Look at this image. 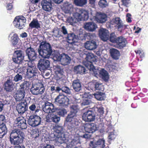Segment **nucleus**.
Segmentation results:
<instances>
[{
	"label": "nucleus",
	"mask_w": 148,
	"mask_h": 148,
	"mask_svg": "<svg viewBox=\"0 0 148 148\" xmlns=\"http://www.w3.org/2000/svg\"><path fill=\"white\" fill-rule=\"evenodd\" d=\"M79 106L77 104L70 106V111L66 118V126L69 130H75L78 128L80 123L77 118V113L79 111Z\"/></svg>",
	"instance_id": "f257e3e1"
},
{
	"label": "nucleus",
	"mask_w": 148,
	"mask_h": 148,
	"mask_svg": "<svg viewBox=\"0 0 148 148\" xmlns=\"http://www.w3.org/2000/svg\"><path fill=\"white\" fill-rule=\"evenodd\" d=\"M25 136L24 133L19 129H15L12 130L10 134V140L12 144L16 145L13 148H25L24 146L19 145L23 142Z\"/></svg>",
	"instance_id": "f03ea898"
},
{
	"label": "nucleus",
	"mask_w": 148,
	"mask_h": 148,
	"mask_svg": "<svg viewBox=\"0 0 148 148\" xmlns=\"http://www.w3.org/2000/svg\"><path fill=\"white\" fill-rule=\"evenodd\" d=\"M54 132L51 134L49 138L50 140L62 144L64 142L66 139L64 129L62 126H56L54 128Z\"/></svg>",
	"instance_id": "7ed1b4c3"
},
{
	"label": "nucleus",
	"mask_w": 148,
	"mask_h": 148,
	"mask_svg": "<svg viewBox=\"0 0 148 148\" xmlns=\"http://www.w3.org/2000/svg\"><path fill=\"white\" fill-rule=\"evenodd\" d=\"M39 55L44 58H49L53 50L51 45L46 41L42 42L38 49Z\"/></svg>",
	"instance_id": "20e7f679"
},
{
	"label": "nucleus",
	"mask_w": 148,
	"mask_h": 148,
	"mask_svg": "<svg viewBox=\"0 0 148 148\" xmlns=\"http://www.w3.org/2000/svg\"><path fill=\"white\" fill-rule=\"evenodd\" d=\"M45 88L44 85L41 83H38L33 86L31 89L30 91L33 95H41L44 93Z\"/></svg>",
	"instance_id": "39448f33"
},
{
	"label": "nucleus",
	"mask_w": 148,
	"mask_h": 148,
	"mask_svg": "<svg viewBox=\"0 0 148 148\" xmlns=\"http://www.w3.org/2000/svg\"><path fill=\"white\" fill-rule=\"evenodd\" d=\"M26 19L23 16H17L14 18V22L15 27L19 29H23L25 26Z\"/></svg>",
	"instance_id": "423d86ee"
},
{
	"label": "nucleus",
	"mask_w": 148,
	"mask_h": 148,
	"mask_svg": "<svg viewBox=\"0 0 148 148\" xmlns=\"http://www.w3.org/2000/svg\"><path fill=\"white\" fill-rule=\"evenodd\" d=\"M24 56L22 54V51L17 50L14 52L12 59L14 62L20 65L23 62Z\"/></svg>",
	"instance_id": "0eeeda50"
},
{
	"label": "nucleus",
	"mask_w": 148,
	"mask_h": 148,
	"mask_svg": "<svg viewBox=\"0 0 148 148\" xmlns=\"http://www.w3.org/2000/svg\"><path fill=\"white\" fill-rule=\"evenodd\" d=\"M69 99L62 94H59L55 99V102L62 106H66L69 104Z\"/></svg>",
	"instance_id": "6e6552de"
},
{
	"label": "nucleus",
	"mask_w": 148,
	"mask_h": 148,
	"mask_svg": "<svg viewBox=\"0 0 148 148\" xmlns=\"http://www.w3.org/2000/svg\"><path fill=\"white\" fill-rule=\"evenodd\" d=\"M41 118L36 115L30 116L27 121L28 123L32 127H35L40 124Z\"/></svg>",
	"instance_id": "1a4fd4ad"
},
{
	"label": "nucleus",
	"mask_w": 148,
	"mask_h": 148,
	"mask_svg": "<svg viewBox=\"0 0 148 148\" xmlns=\"http://www.w3.org/2000/svg\"><path fill=\"white\" fill-rule=\"evenodd\" d=\"M95 115L93 111L88 110L84 113L82 116V120L86 122H91L94 121Z\"/></svg>",
	"instance_id": "9d476101"
},
{
	"label": "nucleus",
	"mask_w": 148,
	"mask_h": 148,
	"mask_svg": "<svg viewBox=\"0 0 148 148\" xmlns=\"http://www.w3.org/2000/svg\"><path fill=\"white\" fill-rule=\"evenodd\" d=\"M38 71L36 66H29L28 68L26 76L27 78L32 79L35 77L38 76Z\"/></svg>",
	"instance_id": "9b49d317"
},
{
	"label": "nucleus",
	"mask_w": 148,
	"mask_h": 148,
	"mask_svg": "<svg viewBox=\"0 0 148 148\" xmlns=\"http://www.w3.org/2000/svg\"><path fill=\"white\" fill-rule=\"evenodd\" d=\"M50 62L45 58L40 59L38 62V68L42 72L50 68Z\"/></svg>",
	"instance_id": "f8f14e48"
},
{
	"label": "nucleus",
	"mask_w": 148,
	"mask_h": 148,
	"mask_svg": "<svg viewBox=\"0 0 148 148\" xmlns=\"http://www.w3.org/2000/svg\"><path fill=\"white\" fill-rule=\"evenodd\" d=\"M105 140L104 139H99L94 142V141H90L88 148H104L105 147Z\"/></svg>",
	"instance_id": "ddd939ff"
},
{
	"label": "nucleus",
	"mask_w": 148,
	"mask_h": 148,
	"mask_svg": "<svg viewBox=\"0 0 148 148\" xmlns=\"http://www.w3.org/2000/svg\"><path fill=\"white\" fill-rule=\"evenodd\" d=\"M15 123L18 128L21 130L25 129L27 127L26 120L22 116H20L16 118Z\"/></svg>",
	"instance_id": "4468645a"
},
{
	"label": "nucleus",
	"mask_w": 148,
	"mask_h": 148,
	"mask_svg": "<svg viewBox=\"0 0 148 148\" xmlns=\"http://www.w3.org/2000/svg\"><path fill=\"white\" fill-rule=\"evenodd\" d=\"M53 104L49 102H45L42 106L43 110L47 113H52L56 111Z\"/></svg>",
	"instance_id": "2eb2a0df"
},
{
	"label": "nucleus",
	"mask_w": 148,
	"mask_h": 148,
	"mask_svg": "<svg viewBox=\"0 0 148 148\" xmlns=\"http://www.w3.org/2000/svg\"><path fill=\"white\" fill-rule=\"evenodd\" d=\"M75 14L77 18L80 21H86L89 18L88 12L82 9L80 10L79 13L76 12Z\"/></svg>",
	"instance_id": "dca6fc26"
},
{
	"label": "nucleus",
	"mask_w": 148,
	"mask_h": 148,
	"mask_svg": "<svg viewBox=\"0 0 148 148\" xmlns=\"http://www.w3.org/2000/svg\"><path fill=\"white\" fill-rule=\"evenodd\" d=\"M16 108L19 114H23L28 109V106L26 101H25L17 104Z\"/></svg>",
	"instance_id": "f3484780"
},
{
	"label": "nucleus",
	"mask_w": 148,
	"mask_h": 148,
	"mask_svg": "<svg viewBox=\"0 0 148 148\" xmlns=\"http://www.w3.org/2000/svg\"><path fill=\"white\" fill-rule=\"evenodd\" d=\"M68 42L72 46H77L78 42L76 35L73 33H69L66 37Z\"/></svg>",
	"instance_id": "a211bd4d"
},
{
	"label": "nucleus",
	"mask_w": 148,
	"mask_h": 148,
	"mask_svg": "<svg viewBox=\"0 0 148 148\" xmlns=\"http://www.w3.org/2000/svg\"><path fill=\"white\" fill-rule=\"evenodd\" d=\"M127 43L126 39L123 36H121L117 37V40L116 44L117 48L122 49L126 47Z\"/></svg>",
	"instance_id": "6ab92c4d"
},
{
	"label": "nucleus",
	"mask_w": 148,
	"mask_h": 148,
	"mask_svg": "<svg viewBox=\"0 0 148 148\" xmlns=\"http://www.w3.org/2000/svg\"><path fill=\"white\" fill-rule=\"evenodd\" d=\"M41 4L42 9L45 11L49 12L51 10L52 8V0H42Z\"/></svg>",
	"instance_id": "aec40b11"
},
{
	"label": "nucleus",
	"mask_w": 148,
	"mask_h": 148,
	"mask_svg": "<svg viewBox=\"0 0 148 148\" xmlns=\"http://www.w3.org/2000/svg\"><path fill=\"white\" fill-rule=\"evenodd\" d=\"M99 36L101 40L104 41H107L109 39V33L106 29L101 28L99 31Z\"/></svg>",
	"instance_id": "412c9836"
},
{
	"label": "nucleus",
	"mask_w": 148,
	"mask_h": 148,
	"mask_svg": "<svg viewBox=\"0 0 148 148\" xmlns=\"http://www.w3.org/2000/svg\"><path fill=\"white\" fill-rule=\"evenodd\" d=\"M26 52L30 60H34L37 57V55L34 49L31 47L27 48L26 50Z\"/></svg>",
	"instance_id": "4be33fe9"
},
{
	"label": "nucleus",
	"mask_w": 148,
	"mask_h": 148,
	"mask_svg": "<svg viewBox=\"0 0 148 148\" xmlns=\"http://www.w3.org/2000/svg\"><path fill=\"white\" fill-rule=\"evenodd\" d=\"M84 28L87 31L90 32L94 31L97 27V25L93 22H86L84 23Z\"/></svg>",
	"instance_id": "5701e85b"
},
{
	"label": "nucleus",
	"mask_w": 148,
	"mask_h": 148,
	"mask_svg": "<svg viewBox=\"0 0 148 148\" xmlns=\"http://www.w3.org/2000/svg\"><path fill=\"white\" fill-rule=\"evenodd\" d=\"M14 84L11 80L8 79L4 83V90L7 92H11L13 90Z\"/></svg>",
	"instance_id": "b1692460"
},
{
	"label": "nucleus",
	"mask_w": 148,
	"mask_h": 148,
	"mask_svg": "<svg viewBox=\"0 0 148 148\" xmlns=\"http://www.w3.org/2000/svg\"><path fill=\"white\" fill-rule=\"evenodd\" d=\"M84 129L86 132L92 133L97 130V128L96 125L92 123L86 124L84 127Z\"/></svg>",
	"instance_id": "393cba45"
},
{
	"label": "nucleus",
	"mask_w": 148,
	"mask_h": 148,
	"mask_svg": "<svg viewBox=\"0 0 148 148\" xmlns=\"http://www.w3.org/2000/svg\"><path fill=\"white\" fill-rule=\"evenodd\" d=\"M71 58L68 55L64 53H62L61 59L60 61L61 64L63 65H66L70 63Z\"/></svg>",
	"instance_id": "a878e982"
},
{
	"label": "nucleus",
	"mask_w": 148,
	"mask_h": 148,
	"mask_svg": "<svg viewBox=\"0 0 148 148\" xmlns=\"http://www.w3.org/2000/svg\"><path fill=\"white\" fill-rule=\"evenodd\" d=\"M85 47L87 49L89 50H93L97 47L96 43L93 40L87 41L85 44Z\"/></svg>",
	"instance_id": "bb28decb"
},
{
	"label": "nucleus",
	"mask_w": 148,
	"mask_h": 148,
	"mask_svg": "<svg viewBox=\"0 0 148 148\" xmlns=\"http://www.w3.org/2000/svg\"><path fill=\"white\" fill-rule=\"evenodd\" d=\"M72 86L73 89L76 92H79L81 90L82 85L79 79L74 80L72 82Z\"/></svg>",
	"instance_id": "cd10ccee"
},
{
	"label": "nucleus",
	"mask_w": 148,
	"mask_h": 148,
	"mask_svg": "<svg viewBox=\"0 0 148 148\" xmlns=\"http://www.w3.org/2000/svg\"><path fill=\"white\" fill-rule=\"evenodd\" d=\"M54 68L58 77L59 79L62 78L64 76L63 75L64 71L63 69H61L60 66L57 65L54 66Z\"/></svg>",
	"instance_id": "c85d7f7f"
},
{
	"label": "nucleus",
	"mask_w": 148,
	"mask_h": 148,
	"mask_svg": "<svg viewBox=\"0 0 148 148\" xmlns=\"http://www.w3.org/2000/svg\"><path fill=\"white\" fill-rule=\"evenodd\" d=\"M107 18V16L106 14L100 13L96 18V20L98 23H102L106 22Z\"/></svg>",
	"instance_id": "c756f323"
},
{
	"label": "nucleus",
	"mask_w": 148,
	"mask_h": 148,
	"mask_svg": "<svg viewBox=\"0 0 148 148\" xmlns=\"http://www.w3.org/2000/svg\"><path fill=\"white\" fill-rule=\"evenodd\" d=\"M110 53L112 58L115 60H118L120 56V52L119 50L115 49H110Z\"/></svg>",
	"instance_id": "7c9ffc66"
},
{
	"label": "nucleus",
	"mask_w": 148,
	"mask_h": 148,
	"mask_svg": "<svg viewBox=\"0 0 148 148\" xmlns=\"http://www.w3.org/2000/svg\"><path fill=\"white\" fill-rule=\"evenodd\" d=\"M74 71L76 73L81 74H85L86 71V68L80 65L75 66L74 68Z\"/></svg>",
	"instance_id": "2f4dec72"
},
{
	"label": "nucleus",
	"mask_w": 148,
	"mask_h": 148,
	"mask_svg": "<svg viewBox=\"0 0 148 148\" xmlns=\"http://www.w3.org/2000/svg\"><path fill=\"white\" fill-rule=\"evenodd\" d=\"M25 93L21 90H17L14 97L16 101H20L23 99L25 96Z\"/></svg>",
	"instance_id": "473e14b6"
},
{
	"label": "nucleus",
	"mask_w": 148,
	"mask_h": 148,
	"mask_svg": "<svg viewBox=\"0 0 148 148\" xmlns=\"http://www.w3.org/2000/svg\"><path fill=\"white\" fill-rule=\"evenodd\" d=\"M86 61L85 62L92 63L96 61V56L92 53H88L86 54Z\"/></svg>",
	"instance_id": "72a5a7b5"
},
{
	"label": "nucleus",
	"mask_w": 148,
	"mask_h": 148,
	"mask_svg": "<svg viewBox=\"0 0 148 148\" xmlns=\"http://www.w3.org/2000/svg\"><path fill=\"white\" fill-rule=\"evenodd\" d=\"M99 76L105 81H108L109 78L108 72L103 69H101Z\"/></svg>",
	"instance_id": "f704fd0d"
},
{
	"label": "nucleus",
	"mask_w": 148,
	"mask_h": 148,
	"mask_svg": "<svg viewBox=\"0 0 148 148\" xmlns=\"http://www.w3.org/2000/svg\"><path fill=\"white\" fill-rule=\"evenodd\" d=\"M94 95L95 98L98 101L104 100L106 98V96L104 93L98 92L94 93Z\"/></svg>",
	"instance_id": "c9c22d12"
},
{
	"label": "nucleus",
	"mask_w": 148,
	"mask_h": 148,
	"mask_svg": "<svg viewBox=\"0 0 148 148\" xmlns=\"http://www.w3.org/2000/svg\"><path fill=\"white\" fill-rule=\"evenodd\" d=\"M29 27L31 28H35L37 29L41 28L40 25L37 20L33 19L29 25Z\"/></svg>",
	"instance_id": "e433bc0d"
},
{
	"label": "nucleus",
	"mask_w": 148,
	"mask_h": 148,
	"mask_svg": "<svg viewBox=\"0 0 148 148\" xmlns=\"http://www.w3.org/2000/svg\"><path fill=\"white\" fill-rule=\"evenodd\" d=\"M19 40L18 36L16 34H14L11 38V42L12 45L15 46L17 44Z\"/></svg>",
	"instance_id": "4c0bfd02"
},
{
	"label": "nucleus",
	"mask_w": 148,
	"mask_h": 148,
	"mask_svg": "<svg viewBox=\"0 0 148 148\" xmlns=\"http://www.w3.org/2000/svg\"><path fill=\"white\" fill-rule=\"evenodd\" d=\"M27 82L25 81L20 85V88L19 90L25 93V91L29 89Z\"/></svg>",
	"instance_id": "58836bf2"
},
{
	"label": "nucleus",
	"mask_w": 148,
	"mask_h": 148,
	"mask_svg": "<svg viewBox=\"0 0 148 148\" xmlns=\"http://www.w3.org/2000/svg\"><path fill=\"white\" fill-rule=\"evenodd\" d=\"M97 108V111L98 112V115L99 116V118L100 119L101 121L104 117V116L103 115L104 113V108L102 107H101Z\"/></svg>",
	"instance_id": "ea45409f"
},
{
	"label": "nucleus",
	"mask_w": 148,
	"mask_h": 148,
	"mask_svg": "<svg viewBox=\"0 0 148 148\" xmlns=\"http://www.w3.org/2000/svg\"><path fill=\"white\" fill-rule=\"evenodd\" d=\"M7 129L6 126H0V138H2L7 133Z\"/></svg>",
	"instance_id": "a19ab883"
},
{
	"label": "nucleus",
	"mask_w": 148,
	"mask_h": 148,
	"mask_svg": "<svg viewBox=\"0 0 148 148\" xmlns=\"http://www.w3.org/2000/svg\"><path fill=\"white\" fill-rule=\"evenodd\" d=\"M87 2V0H74V4L77 6H82L86 4Z\"/></svg>",
	"instance_id": "79ce46f5"
},
{
	"label": "nucleus",
	"mask_w": 148,
	"mask_h": 148,
	"mask_svg": "<svg viewBox=\"0 0 148 148\" xmlns=\"http://www.w3.org/2000/svg\"><path fill=\"white\" fill-rule=\"evenodd\" d=\"M99 7L101 8H104L108 6V3L106 0H100L98 2Z\"/></svg>",
	"instance_id": "37998d69"
},
{
	"label": "nucleus",
	"mask_w": 148,
	"mask_h": 148,
	"mask_svg": "<svg viewBox=\"0 0 148 148\" xmlns=\"http://www.w3.org/2000/svg\"><path fill=\"white\" fill-rule=\"evenodd\" d=\"M114 22L115 24L116 25V26H117L118 28V29L123 27V25L121 23L122 22L120 18H115L114 19Z\"/></svg>",
	"instance_id": "c03bdc74"
},
{
	"label": "nucleus",
	"mask_w": 148,
	"mask_h": 148,
	"mask_svg": "<svg viewBox=\"0 0 148 148\" xmlns=\"http://www.w3.org/2000/svg\"><path fill=\"white\" fill-rule=\"evenodd\" d=\"M53 55V58L54 60L60 62L62 56V54H60L58 52H55Z\"/></svg>",
	"instance_id": "a18cd8bd"
},
{
	"label": "nucleus",
	"mask_w": 148,
	"mask_h": 148,
	"mask_svg": "<svg viewBox=\"0 0 148 148\" xmlns=\"http://www.w3.org/2000/svg\"><path fill=\"white\" fill-rule=\"evenodd\" d=\"M110 41L112 43H116L117 40V37H116L114 33L113 32L111 33L109 36Z\"/></svg>",
	"instance_id": "49530a36"
},
{
	"label": "nucleus",
	"mask_w": 148,
	"mask_h": 148,
	"mask_svg": "<svg viewBox=\"0 0 148 148\" xmlns=\"http://www.w3.org/2000/svg\"><path fill=\"white\" fill-rule=\"evenodd\" d=\"M73 10V6L69 4L66 5L65 9V12L66 13L71 14Z\"/></svg>",
	"instance_id": "de8ad7c7"
},
{
	"label": "nucleus",
	"mask_w": 148,
	"mask_h": 148,
	"mask_svg": "<svg viewBox=\"0 0 148 148\" xmlns=\"http://www.w3.org/2000/svg\"><path fill=\"white\" fill-rule=\"evenodd\" d=\"M95 89L96 90H103L104 89L103 86L102 84L98 82H95Z\"/></svg>",
	"instance_id": "09e8293b"
},
{
	"label": "nucleus",
	"mask_w": 148,
	"mask_h": 148,
	"mask_svg": "<svg viewBox=\"0 0 148 148\" xmlns=\"http://www.w3.org/2000/svg\"><path fill=\"white\" fill-rule=\"evenodd\" d=\"M57 113L59 115L63 117L67 113V111L64 108H62L59 109Z\"/></svg>",
	"instance_id": "8fccbe9b"
},
{
	"label": "nucleus",
	"mask_w": 148,
	"mask_h": 148,
	"mask_svg": "<svg viewBox=\"0 0 148 148\" xmlns=\"http://www.w3.org/2000/svg\"><path fill=\"white\" fill-rule=\"evenodd\" d=\"M79 143V141L74 139H73L71 141L67 144V146L69 147H72L75 146Z\"/></svg>",
	"instance_id": "3c124183"
},
{
	"label": "nucleus",
	"mask_w": 148,
	"mask_h": 148,
	"mask_svg": "<svg viewBox=\"0 0 148 148\" xmlns=\"http://www.w3.org/2000/svg\"><path fill=\"white\" fill-rule=\"evenodd\" d=\"M62 92H65L67 94L69 95L71 94V89L68 87L63 86L62 87Z\"/></svg>",
	"instance_id": "603ef678"
},
{
	"label": "nucleus",
	"mask_w": 148,
	"mask_h": 148,
	"mask_svg": "<svg viewBox=\"0 0 148 148\" xmlns=\"http://www.w3.org/2000/svg\"><path fill=\"white\" fill-rule=\"evenodd\" d=\"M92 63L84 62V64L85 66L90 71H93L95 68V67L92 64Z\"/></svg>",
	"instance_id": "864d4df0"
},
{
	"label": "nucleus",
	"mask_w": 148,
	"mask_h": 148,
	"mask_svg": "<svg viewBox=\"0 0 148 148\" xmlns=\"http://www.w3.org/2000/svg\"><path fill=\"white\" fill-rule=\"evenodd\" d=\"M5 119L4 115H0V126H6L5 124Z\"/></svg>",
	"instance_id": "5fc2aeb1"
},
{
	"label": "nucleus",
	"mask_w": 148,
	"mask_h": 148,
	"mask_svg": "<svg viewBox=\"0 0 148 148\" xmlns=\"http://www.w3.org/2000/svg\"><path fill=\"white\" fill-rule=\"evenodd\" d=\"M29 109L30 111L32 112L35 111L36 112H38L39 111L38 109L36 108V105L34 103H33L30 106Z\"/></svg>",
	"instance_id": "6e6d98bb"
},
{
	"label": "nucleus",
	"mask_w": 148,
	"mask_h": 148,
	"mask_svg": "<svg viewBox=\"0 0 148 148\" xmlns=\"http://www.w3.org/2000/svg\"><path fill=\"white\" fill-rule=\"evenodd\" d=\"M116 137V135L114 134L113 132H110L108 137L109 140V141H111L112 140H113Z\"/></svg>",
	"instance_id": "4d7b16f0"
},
{
	"label": "nucleus",
	"mask_w": 148,
	"mask_h": 148,
	"mask_svg": "<svg viewBox=\"0 0 148 148\" xmlns=\"http://www.w3.org/2000/svg\"><path fill=\"white\" fill-rule=\"evenodd\" d=\"M60 120V117L57 115H53L52 122L57 123H58Z\"/></svg>",
	"instance_id": "13d9d810"
},
{
	"label": "nucleus",
	"mask_w": 148,
	"mask_h": 148,
	"mask_svg": "<svg viewBox=\"0 0 148 148\" xmlns=\"http://www.w3.org/2000/svg\"><path fill=\"white\" fill-rule=\"evenodd\" d=\"M23 79V76L19 74H16L14 77V80L15 82H17Z\"/></svg>",
	"instance_id": "bf43d9fd"
},
{
	"label": "nucleus",
	"mask_w": 148,
	"mask_h": 148,
	"mask_svg": "<svg viewBox=\"0 0 148 148\" xmlns=\"http://www.w3.org/2000/svg\"><path fill=\"white\" fill-rule=\"evenodd\" d=\"M135 52L136 54H138L139 56H140V57L141 58L144 57L145 56V54L144 52L142 50H136L135 51Z\"/></svg>",
	"instance_id": "052dcab7"
},
{
	"label": "nucleus",
	"mask_w": 148,
	"mask_h": 148,
	"mask_svg": "<svg viewBox=\"0 0 148 148\" xmlns=\"http://www.w3.org/2000/svg\"><path fill=\"white\" fill-rule=\"evenodd\" d=\"M52 115L51 114H48L46 116V121L47 122H50L52 121Z\"/></svg>",
	"instance_id": "680f3d73"
},
{
	"label": "nucleus",
	"mask_w": 148,
	"mask_h": 148,
	"mask_svg": "<svg viewBox=\"0 0 148 148\" xmlns=\"http://www.w3.org/2000/svg\"><path fill=\"white\" fill-rule=\"evenodd\" d=\"M95 82L90 83L89 86V88L90 89L92 90V91L96 90L95 89Z\"/></svg>",
	"instance_id": "e2e57ef3"
},
{
	"label": "nucleus",
	"mask_w": 148,
	"mask_h": 148,
	"mask_svg": "<svg viewBox=\"0 0 148 148\" xmlns=\"http://www.w3.org/2000/svg\"><path fill=\"white\" fill-rule=\"evenodd\" d=\"M74 18L72 17H69L67 18L66 21L70 24L72 25L74 23Z\"/></svg>",
	"instance_id": "0e129e2a"
},
{
	"label": "nucleus",
	"mask_w": 148,
	"mask_h": 148,
	"mask_svg": "<svg viewBox=\"0 0 148 148\" xmlns=\"http://www.w3.org/2000/svg\"><path fill=\"white\" fill-rule=\"evenodd\" d=\"M33 133L34 137L35 138H37L39 136V131L38 129L34 130Z\"/></svg>",
	"instance_id": "69168bd1"
},
{
	"label": "nucleus",
	"mask_w": 148,
	"mask_h": 148,
	"mask_svg": "<svg viewBox=\"0 0 148 148\" xmlns=\"http://www.w3.org/2000/svg\"><path fill=\"white\" fill-rule=\"evenodd\" d=\"M61 32L62 34L64 35H67L68 33L67 30L64 26H63L61 28Z\"/></svg>",
	"instance_id": "338daca9"
},
{
	"label": "nucleus",
	"mask_w": 148,
	"mask_h": 148,
	"mask_svg": "<svg viewBox=\"0 0 148 148\" xmlns=\"http://www.w3.org/2000/svg\"><path fill=\"white\" fill-rule=\"evenodd\" d=\"M126 20L128 23H130L132 22L131 20V15L130 13H127L126 14Z\"/></svg>",
	"instance_id": "774afa93"
}]
</instances>
